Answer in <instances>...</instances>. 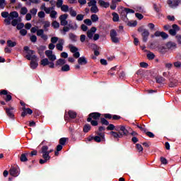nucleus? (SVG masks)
I'll return each instance as SVG.
<instances>
[{"instance_id": "nucleus-36", "label": "nucleus", "mask_w": 181, "mask_h": 181, "mask_svg": "<svg viewBox=\"0 0 181 181\" xmlns=\"http://www.w3.org/2000/svg\"><path fill=\"white\" fill-rule=\"evenodd\" d=\"M66 63V59H59L57 61V66H64V64Z\"/></svg>"}, {"instance_id": "nucleus-32", "label": "nucleus", "mask_w": 181, "mask_h": 181, "mask_svg": "<svg viewBox=\"0 0 181 181\" xmlns=\"http://www.w3.org/2000/svg\"><path fill=\"white\" fill-rule=\"evenodd\" d=\"M68 115H69V118H71L72 119H74V118L77 117V113L73 110H69Z\"/></svg>"}, {"instance_id": "nucleus-43", "label": "nucleus", "mask_w": 181, "mask_h": 181, "mask_svg": "<svg viewBox=\"0 0 181 181\" xmlns=\"http://www.w3.org/2000/svg\"><path fill=\"white\" fill-rule=\"evenodd\" d=\"M177 81L176 80L171 81L169 83V87H170L171 88H173V87H177Z\"/></svg>"}, {"instance_id": "nucleus-59", "label": "nucleus", "mask_w": 181, "mask_h": 181, "mask_svg": "<svg viewBox=\"0 0 181 181\" xmlns=\"http://www.w3.org/2000/svg\"><path fill=\"white\" fill-rule=\"evenodd\" d=\"M136 148L139 152H143L144 148L142 147V145L137 144H136Z\"/></svg>"}, {"instance_id": "nucleus-14", "label": "nucleus", "mask_w": 181, "mask_h": 181, "mask_svg": "<svg viewBox=\"0 0 181 181\" xmlns=\"http://www.w3.org/2000/svg\"><path fill=\"white\" fill-rule=\"evenodd\" d=\"M167 4L170 8H177L179 6V1L177 0H168Z\"/></svg>"}, {"instance_id": "nucleus-6", "label": "nucleus", "mask_w": 181, "mask_h": 181, "mask_svg": "<svg viewBox=\"0 0 181 181\" xmlns=\"http://www.w3.org/2000/svg\"><path fill=\"white\" fill-rule=\"evenodd\" d=\"M69 47L70 49V52L71 53H74V57H75L76 59H78V57H80V52H78V48L73 46V45H69Z\"/></svg>"}, {"instance_id": "nucleus-25", "label": "nucleus", "mask_w": 181, "mask_h": 181, "mask_svg": "<svg viewBox=\"0 0 181 181\" xmlns=\"http://www.w3.org/2000/svg\"><path fill=\"white\" fill-rule=\"evenodd\" d=\"M8 18L12 21L15 18H19V13L17 11H12L9 13Z\"/></svg>"}, {"instance_id": "nucleus-13", "label": "nucleus", "mask_w": 181, "mask_h": 181, "mask_svg": "<svg viewBox=\"0 0 181 181\" xmlns=\"http://www.w3.org/2000/svg\"><path fill=\"white\" fill-rule=\"evenodd\" d=\"M97 32V28L95 27H92L87 32V36L88 39H93L94 37V33Z\"/></svg>"}, {"instance_id": "nucleus-26", "label": "nucleus", "mask_w": 181, "mask_h": 181, "mask_svg": "<svg viewBox=\"0 0 181 181\" xmlns=\"http://www.w3.org/2000/svg\"><path fill=\"white\" fill-rule=\"evenodd\" d=\"M28 156H29V153L28 152L21 154V156L20 158V160L21 162H28Z\"/></svg>"}, {"instance_id": "nucleus-41", "label": "nucleus", "mask_w": 181, "mask_h": 181, "mask_svg": "<svg viewBox=\"0 0 181 181\" xmlns=\"http://www.w3.org/2000/svg\"><path fill=\"white\" fill-rule=\"evenodd\" d=\"M69 31H70V27L64 25V28L62 30H61V33H62V35H66L67 32H69Z\"/></svg>"}, {"instance_id": "nucleus-21", "label": "nucleus", "mask_w": 181, "mask_h": 181, "mask_svg": "<svg viewBox=\"0 0 181 181\" xmlns=\"http://www.w3.org/2000/svg\"><path fill=\"white\" fill-rule=\"evenodd\" d=\"M98 4H99L100 6H101V8H110V3L106 2L104 0H99Z\"/></svg>"}, {"instance_id": "nucleus-30", "label": "nucleus", "mask_w": 181, "mask_h": 181, "mask_svg": "<svg viewBox=\"0 0 181 181\" xmlns=\"http://www.w3.org/2000/svg\"><path fill=\"white\" fill-rule=\"evenodd\" d=\"M43 159L40 160V165H43L47 162V160H50V158L47 157V156H45V154H42Z\"/></svg>"}, {"instance_id": "nucleus-57", "label": "nucleus", "mask_w": 181, "mask_h": 181, "mask_svg": "<svg viewBox=\"0 0 181 181\" xmlns=\"http://www.w3.org/2000/svg\"><path fill=\"white\" fill-rule=\"evenodd\" d=\"M83 19H84V15L83 14L76 15V21H78V22H81Z\"/></svg>"}, {"instance_id": "nucleus-56", "label": "nucleus", "mask_w": 181, "mask_h": 181, "mask_svg": "<svg viewBox=\"0 0 181 181\" xmlns=\"http://www.w3.org/2000/svg\"><path fill=\"white\" fill-rule=\"evenodd\" d=\"M52 26L54 27V29H59L60 28V23L57 21H53Z\"/></svg>"}, {"instance_id": "nucleus-62", "label": "nucleus", "mask_w": 181, "mask_h": 181, "mask_svg": "<svg viewBox=\"0 0 181 181\" xmlns=\"http://www.w3.org/2000/svg\"><path fill=\"white\" fill-rule=\"evenodd\" d=\"M62 6H63V0H57L56 4L57 8H62Z\"/></svg>"}, {"instance_id": "nucleus-55", "label": "nucleus", "mask_w": 181, "mask_h": 181, "mask_svg": "<svg viewBox=\"0 0 181 181\" xmlns=\"http://www.w3.org/2000/svg\"><path fill=\"white\" fill-rule=\"evenodd\" d=\"M147 59H148V60H153V59H155V54L152 52L147 54Z\"/></svg>"}, {"instance_id": "nucleus-28", "label": "nucleus", "mask_w": 181, "mask_h": 181, "mask_svg": "<svg viewBox=\"0 0 181 181\" xmlns=\"http://www.w3.org/2000/svg\"><path fill=\"white\" fill-rule=\"evenodd\" d=\"M69 28L71 29L72 30H77L78 25H77V23L69 22Z\"/></svg>"}, {"instance_id": "nucleus-23", "label": "nucleus", "mask_w": 181, "mask_h": 181, "mask_svg": "<svg viewBox=\"0 0 181 181\" xmlns=\"http://www.w3.org/2000/svg\"><path fill=\"white\" fill-rule=\"evenodd\" d=\"M33 4L37 5V4H40V0H28V1L25 2L27 6H31Z\"/></svg>"}, {"instance_id": "nucleus-2", "label": "nucleus", "mask_w": 181, "mask_h": 181, "mask_svg": "<svg viewBox=\"0 0 181 181\" xmlns=\"http://www.w3.org/2000/svg\"><path fill=\"white\" fill-rule=\"evenodd\" d=\"M53 152V149L49 150V146H42L40 153L44 154V156H47L50 159V153Z\"/></svg>"}, {"instance_id": "nucleus-35", "label": "nucleus", "mask_w": 181, "mask_h": 181, "mask_svg": "<svg viewBox=\"0 0 181 181\" xmlns=\"http://www.w3.org/2000/svg\"><path fill=\"white\" fill-rule=\"evenodd\" d=\"M112 16H113V22H118L119 21V16L117 13H112Z\"/></svg>"}, {"instance_id": "nucleus-10", "label": "nucleus", "mask_w": 181, "mask_h": 181, "mask_svg": "<svg viewBox=\"0 0 181 181\" xmlns=\"http://www.w3.org/2000/svg\"><path fill=\"white\" fill-rule=\"evenodd\" d=\"M94 139L95 142H101V141H105V140H103V139L101 137H100V136H89L87 139H86V142H91V141H93Z\"/></svg>"}, {"instance_id": "nucleus-18", "label": "nucleus", "mask_w": 181, "mask_h": 181, "mask_svg": "<svg viewBox=\"0 0 181 181\" xmlns=\"http://www.w3.org/2000/svg\"><path fill=\"white\" fill-rule=\"evenodd\" d=\"M63 46H64V40L60 39L59 43L56 45V47L59 52H63Z\"/></svg>"}, {"instance_id": "nucleus-45", "label": "nucleus", "mask_w": 181, "mask_h": 181, "mask_svg": "<svg viewBox=\"0 0 181 181\" xmlns=\"http://www.w3.org/2000/svg\"><path fill=\"white\" fill-rule=\"evenodd\" d=\"M98 7L97 6V5L93 6L90 8V12L91 13H97L98 12Z\"/></svg>"}, {"instance_id": "nucleus-60", "label": "nucleus", "mask_w": 181, "mask_h": 181, "mask_svg": "<svg viewBox=\"0 0 181 181\" xmlns=\"http://www.w3.org/2000/svg\"><path fill=\"white\" fill-rule=\"evenodd\" d=\"M37 16L40 19H43V18H45L46 16V14L44 13V11H40L37 13Z\"/></svg>"}, {"instance_id": "nucleus-61", "label": "nucleus", "mask_w": 181, "mask_h": 181, "mask_svg": "<svg viewBox=\"0 0 181 181\" xmlns=\"http://www.w3.org/2000/svg\"><path fill=\"white\" fill-rule=\"evenodd\" d=\"M1 16L6 19V18H9V13L8 11H3L1 12Z\"/></svg>"}, {"instance_id": "nucleus-64", "label": "nucleus", "mask_w": 181, "mask_h": 181, "mask_svg": "<svg viewBox=\"0 0 181 181\" xmlns=\"http://www.w3.org/2000/svg\"><path fill=\"white\" fill-rule=\"evenodd\" d=\"M174 66L176 67V69H180L181 67V62L177 61L174 62Z\"/></svg>"}, {"instance_id": "nucleus-50", "label": "nucleus", "mask_w": 181, "mask_h": 181, "mask_svg": "<svg viewBox=\"0 0 181 181\" xmlns=\"http://www.w3.org/2000/svg\"><path fill=\"white\" fill-rule=\"evenodd\" d=\"M6 6V1L5 0H0V9H5Z\"/></svg>"}, {"instance_id": "nucleus-12", "label": "nucleus", "mask_w": 181, "mask_h": 181, "mask_svg": "<svg viewBox=\"0 0 181 181\" xmlns=\"http://www.w3.org/2000/svg\"><path fill=\"white\" fill-rule=\"evenodd\" d=\"M37 36H40L41 39H43V40H47L49 37L47 35H45V30L43 29H39L37 30Z\"/></svg>"}, {"instance_id": "nucleus-16", "label": "nucleus", "mask_w": 181, "mask_h": 181, "mask_svg": "<svg viewBox=\"0 0 181 181\" xmlns=\"http://www.w3.org/2000/svg\"><path fill=\"white\" fill-rule=\"evenodd\" d=\"M32 115L33 114V110H32L30 108H23V112L21 113V117H26V115Z\"/></svg>"}, {"instance_id": "nucleus-27", "label": "nucleus", "mask_w": 181, "mask_h": 181, "mask_svg": "<svg viewBox=\"0 0 181 181\" xmlns=\"http://www.w3.org/2000/svg\"><path fill=\"white\" fill-rule=\"evenodd\" d=\"M37 66H39V64L37 63V62L35 60H31L30 64V69H32L33 70H35V69L37 68Z\"/></svg>"}, {"instance_id": "nucleus-22", "label": "nucleus", "mask_w": 181, "mask_h": 181, "mask_svg": "<svg viewBox=\"0 0 181 181\" xmlns=\"http://www.w3.org/2000/svg\"><path fill=\"white\" fill-rule=\"evenodd\" d=\"M168 49H170L171 50H173V49H176L177 47V44L175 42H168L166 45Z\"/></svg>"}, {"instance_id": "nucleus-1", "label": "nucleus", "mask_w": 181, "mask_h": 181, "mask_svg": "<svg viewBox=\"0 0 181 181\" xmlns=\"http://www.w3.org/2000/svg\"><path fill=\"white\" fill-rule=\"evenodd\" d=\"M115 129L117 132H119V134H120V135H122V138L123 136H128V134H129V129H131V128L125 127V126H119V127H116Z\"/></svg>"}, {"instance_id": "nucleus-8", "label": "nucleus", "mask_w": 181, "mask_h": 181, "mask_svg": "<svg viewBox=\"0 0 181 181\" xmlns=\"http://www.w3.org/2000/svg\"><path fill=\"white\" fill-rule=\"evenodd\" d=\"M101 117V113L99 112H92L89 114V117L87 119L88 122H90L91 119H100V117Z\"/></svg>"}, {"instance_id": "nucleus-63", "label": "nucleus", "mask_w": 181, "mask_h": 181, "mask_svg": "<svg viewBox=\"0 0 181 181\" xmlns=\"http://www.w3.org/2000/svg\"><path fill=\"white\" fill-rule=\"evenodd\" d=\"M175 39H176L178 45H181V35H177L175 36Z\"/></svg>"}, {"instance_id": "nucleus-38", "label": "nucleus", "mask_w": 181, "mask_h": 181, "mask_svg": "<svg viewBox=\"0 0 181 181\" xmlns=\"http://www.w3.org/2000/svg\"><path fill=\"white\" fill-rule=\"evenodd\" d=\"M7 45L8 47H15L16 46V42H13L11 40H7Z\"/></svg>"}, {"instance_id": "nucleus-37", "label": "nucleus", "mask_w": 181, "mask_h": 181, "mask_svg": "<svg viewBox=\"0 0 181 181\" xmlns=\"http://www.w3.org/2000/svg\"><path fill=\"white\" fill-rule=\"evenodd\" d=\"M28 13V8L23 6L21 7V10H20V14L21 15H26Z\"/></svg>"}, {"instance_id": "nucleus-42", "label": "nucleus", "mask_w": 181, "mask_h": 181, "mask_svg": "<svg viewBox=\"0 0 181 181\" xmlns=\"http://www.w3.org/2000/svg\"><path fill=\"white\" fill-rule=\"evenodd\" d=\"M61 70L62 71H70V65L65 64L62 66Z\"/></svg>"}, {"instance_id": "nucleus-3", "label": "nucleus", "mask_w": 181, "mask_h": 181, "mask_svg": "<svg viewBox=\"0 0 181 181\" xmlns=\"http://www.w3.org/2000/svg\"><path fill=\"white\" fill-rule=\"evenodd\" d=\"M118 33L117 30L112 29L110 30V38L112 43H118L119 42V37H117Z\"/></svg>"}, {"instance_id": "nucleus-53", "label": "nucleus", "mask_w": 181, "mask_h": 181, "mask_svg": "<svg viewBox=\"0 0 181 181\" xmlns=\"http://www.w3.org/2000/svg\"><path fill=\"white\" fill-rule=\"evenodd\" d=\"M110 9L112 11H115V9H117V3L115 0L112 1V4L110 5Z\"/></svg>"}, {"instance_id": "nucleus-33", "label": "nucleus", "mask_w": 181, "mask_h": 181, "mask_svg": "<svg viewBox=\"0 0 181 181\" xmlns=\"http://www.w3.org/2000/svg\"><path fill=\"white\" fill-rule=\"evenodd\" d=\"M69 15H71L72 18H76V16H77V11L73 9V7H71L69 8Z\"/></svg>"}, {"instance_id": "nucleus-47", "label": "nucleus", "mask_w": 181, "mask_h": 181, "mask_svg": "<svg viewBox=\"0 0 181 181\" xmlns=\"http://www.w3.org/2000/svg\"><path fill=\"white\" fill-rule=\"evenodd\" d=\"M61 11L62 12H69L70 11V8H69V6L66 4H64L62 8H61Z\"/></svg>"}, {"instance_id": "nucleus-20", "label": "nucleus", "mask_w": 181, "mask_h": 181, "mask_svg": "<svg viewBox=\"0 0 181 181\" xmlns=\"http://www.w3.org/2000/svg\"><path fill=\"white\" fill-rule=\"evenodd\" d=\"M110 135H112L113 136V138H115V139H119V138H122V134H121L119 133V132H114L112 131L110 132Z\"/></svg>"}, {"instance_id": "nucleus-19", "label": "nucleus", "mask_w": 181, "mask_h": 181, "mask_svg": "<svg viewBox=\"0 0 181 181\" xmlns=\"http://www.w3.org/2000/svg\"><path fill=\"white\" fill-rule=\"evenodd\" d=\"M78 63L79 65L81 66H84L86 64H87L88 62H87V59H86V57H81L78 58Z\"/></svg>"}, {"instance_id": "nucleus-44", "label": "nucleus", "mask_w": 181, "mask_h": 181, "mask_svg": "<svg viewBox=\"0 0 181 181\" xmlns=\"http://www.w3.org/2000/svg\"><path fill=\"white\" fill-rule=\"evenodd\" d=\"M90 19L93 23L98 22V16H97L96 14H92L90 16Z\"/></svg>"}, {"instance_id": "nucleus-11", "label": "nucleus", "mask_w": 181, "mask_h": 181, "mask_svg": "<svg viewBox=\"0 0 181 181\" xmlns=\"http://www.w3.org/2000/svg\"><path fill=\"white\" fill-rule=\"evenodd\" d=\"M154 36H156V37H160V36L162 37V39H163V40H165L169 37V35L166 33L160 32V31H156L154 33Z\"/></svg>"}, {"instance_id": "nucleus-17", "label": "nucleus", "mask_w": 181, "mask_h": 181, "mask_svg": "<svg viewBox=\"0 0 181 181\" xmlns=\"http://www.w3.org/2000/svg\"><path fill=\"white\" fill-rule=\"evenodd\" d=\"M141 36L143 37V42L146 43V42H148V37H149V31L146 29H144Z\"/></svg>"}, {"instance_id": "nucleus-39", "label": "nucleus", "mask_w": 181, "mask_h": 181, "mask_svg": "<svg viewBox=\"0 0 181 181\" xmlns=\"http://www.w3.org/2000/svg\"><path fill=\"white\" fill-rule=\"evenodd\" d=\"M49 13V16L52 18V19H56V18H57V11L52 10Z\"/></svg>"}, {"instance_id": "nucleus-52", "label": "nucleus", "mask_w": 181, "mask_h": 181, "mask_svg": "<svg viewBox=\"0 0 181 181\" xmlns=\"http://www.w3.org/2000/svg\"><path fill=\"white\" fill-rule=\"evenodd\" d=\"M84 23L86 25H87L88 26H91L93 25V21L89 19V18H86L83 21Z\"/></svg>"}, {"instance_id": "nucleus-24", "label": "nucleus", "mask_w": 181, "mask_h": 181, "mask_svg": "<svg viewBox=\"0 0 181 181\" xmlns=\"http://www.w3.org/2000/svg\"><path fill=\"white\" fill-rule=\"evenodd\" d=\"M13 110V107L6 108V112L8 117H9V118H12V119H13V117H15V115H13V112L12 111Z\"/></svg>"}, {"instance_id": "nucleus-34", "label": "nucleus", "mask_w": 181, "mask_h": 181, "mask_svg": "<svg viewBox=\"0 0 181 181\" xmlns=\"http://www.w3.org/2000/svg\"><path fill=\"white\" fill-rule=\"evenodd\" d=\"M39 54H43V52L46 50V46L41 45L39 47L37 48Z\"/></svg>"}, {"instance_id": "nucleus-54", "label": "nucleus", "mask_w": 181, "mask_h": 181, "mask_svg": "<svg viewBox=\"0 0 181 181\" xmlns=\"http://www.w3.org/2000/svg\"><path fill=\"white\" fill-rule=\"evenodd\" d=\"M97 5V1L95 0H90V2L88 3V6H95Z\"/></svg>"}, {"instance_id": "nucleus-40", "label": "nucleus", "mask_w": 181, "mask_h": 181, "mask_svg": "<svg viewBox=\"0 0 181 181\" xmlns=\"http://www.w3.org/2000/svg\"><path fill=\"white\" fill-rule=\"evenodd\" d=\"M44 30H45V32H47V30H49V29H47V28H50V21H44Z\"/></svg>"}, {"instance_id": "nucleus-49", "label": "nucleus", "mask_w": 181, "mask_h": 181, "mask_svg": "<svg viewBox=\"0 0 181 181\" xmlns=\"http://www.w3.org/2000/svg\"><path fill=\"white\" fill-rule=\"evenodd\" d=\"M156 83H158L159 84L163 83V81H165V78L162 76H157L156 78Z\"/></svg>"}, {"instance_id": "nucleus-15", "label": "nucleus", "mask_w": 181, "mask_h": 181, "mask_svg": "<svg viewBox=\"0 0 181 181\" xmlns=\"http://www.w3.org/2000/svg\"><path fill=\"white\" fill-rule=\"evenodd\" d=\"M127 11L125 8H123L121 13H120V18L124 21V22H128V17H127Z\"/></svg>"}, {"instance_id": "nucleus-29", "label": "nucleus", "mask_w": 181, "mask_h": 181, "mask_svg": "<svg viewBox=\"0 0 181 181\" xmlns=\"http://www.w3.org/2000/svg\"><path fill=\"white\" fill-rule=\"evenodd\" d=\"M49 63H50V62L49 61V59H47V58H44L40 62L41 66H43L44 67L46 66H49Z\"/></svg>"}, {"instance_id": "nucleus-58", "label": "nucleus", "mask_w": 181, "mask_h": 181, "mask_svg": "<svg viewBox=\"0 0 181 181\" xmlns=\"http://www.w3.org/2000/svg\"><path fill=\"white\" fill-rule=\"evenodd\" d=\"M100 121H101V124H103V125H110V122H107V120L104 117H102L100 119Z\"/></svg>"}, {"instance_id": "nucleus-4", "label": "nucleus", "mask_w": 181, "mask_h": 181, "mask_svg": "<svg viewBox=\"0 0 181 181\" xmlns=\"http://www.w3.org/2000/svg\"><path fill=\"white\" fill-rule=\"evenodd\" d=\"M172 29L169 30V33L171 36H177V32L180 30V27L177 24H173L172 25Z\"/></svg>"}, {"instance_id": "nucleus-9", "label": "nucleus", "mask_w": 181, "mask_h": 181, "mask_svg": "<svg viewBox=\"0 0 181 181\" xmlns=\"http://www.w3.org/2000/svg\"><path fill=\"white\" fill-rule=\"evenodd\" d=\"M26 53L27 55L25 56V59H27V60H36L37 59V57L36 55H33V54L35 53L34 50L30 49Z\"/></svg>"}, {"instance_id": "nucleus-48", "label": "nucleus", "mask_w": 181, "mask_h": 181, "mask_svg": "<svg viewBox=\"0 0 181 181\" xmlns=\"http://www.w3.org/2000/svg\"><path fill=\"white\" fill-rule=\"evenodd\" d=\"M90 129H91V126L90 124H85L83 126V132H85L86 134H87V132H88Z\"/></svg>"}, {"instance_id": "nucleus-46", "label": "nucleus", "mask_w": 181, "mask_h": 181, "mask_svg": "<svg viewBox=\"0 0 181 181\" xmlns=\"http://www.w3.org/2000/svg\"><path fill=\"white\" fill-rule=\"evenodd\" d=\"M88 46H89V47H90V49H93V50L94 51L98 50V46L95 44L89 43L88 44Z\"/></svg>"}, {"instance_id": "nucleus-7", "label": "nucleus", "mask_w": 181, "mask_h": 181, "mask_svg": "<svg viewBox=\"0 0 181 181\" xmlns=\"http://www.w3.org/2000/svg\"><path fill=\"white\" fill-rule=\"evenodd\" d=\"M67 18H69L68 14H62L59 16L61 26H66V25L69 24V21H67Z\"/></svg>"}, {"instance_id": "nucleus-51", "label": "nucleus", "mask_w": 181, "mask_h": 181, "mask_svg": "<svg viewBox=\"0 0 181 181\" xmlns=\"http://www.w3.org/2000/svg\"><path fill=\"white\" fill-rule=\"evenodd\" d=\"M66 141H67V139L66 137H62L59 139V145H62V146L66 145Z\"/></svg>"}, {"instance_id": "nucleus-31", "label": "nucleus", "mask_w": 181, "mask_h": 181, "mask_svg": "<svg viewBox=\"0 0 181 181\" xmlns=\"http://www.w3.org/2000/svg\"><path fill=\"white\" fill-rule=\"evenodd\" d=\"M69 37L71 42H77V35H76L75 34H73L72 33H69Z\"/></svg>"}, {"instance_id": "nucleus-5", "label": "nucleus", "mask_w": 181, "mask_h": 181, "mask_svg": "<svg viewBox=\"0 0 181 181\" xmlns=\"http://www.w3.org/2000/svg\"><path fill=\"white\" fill-rule=\"evenodd\" d=\"M21 173V170L19 169V167H11L10 168V175L11 176H13L14 177H18Z\"/></svg>"}]
</instances>
